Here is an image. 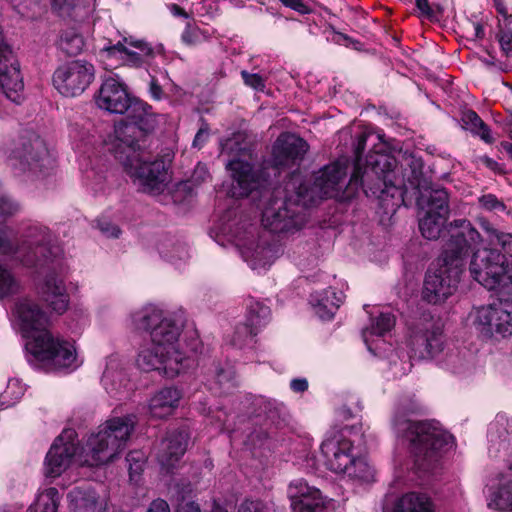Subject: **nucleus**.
Instances as JSON below:
<instances>
[{
    "mask_svg": "<svg viewBox=\"0 0 512 512\" xmlns=\"http://www.w3.org/2000/svg\"><path fill=\"white\" fill-rule=\"evenodd\" d=\"M214 378L220 389L229 390L234 386V371L231 368L215 367Z\"/></svg>",
    "mask_w": 512,
    "mask_h": 512,
    "instance_id": "obj_44",
    "label": "nucleus"
},
{
    "mask_svg": "<svg viewBox=\"0 0 512 512\" xmlns=\"http://www.w3.org/2000/svg\"><path fill=\"white\" fill-rule=\"evenodd\" d=\"M23 335L29 340L26 350L48 370L76 366L77 352L73 342L55 337L48 329L47 314L34 301L19 299L14 308Z\"/></svg>",
    "mask_w": 512,
    "mask_h": 512,
    "instance_id": "obj_5",
    "label": "nucleus"
},
{
    "mask_svg": "<svg viewBox=\"0 0 512 512\" xmlns=\"http://www.w3.org/2000/svg\"><path fill=\"white\" fill-rule=\"evenodd\" d=\"M71 501L75 504L76 508L84 510H93L98 501V497L92 489L74 488L69 493Z\"/></svg>",
    "mask_w": 512,
    "mask_h": 512,
    "instance_id": "obj_39",
    "label": "nucleus"
},
{
    "mask_svg": "<svg viewBox=\"0 0 512 512\" xmlns=\"http://www.w3.org/2000/svg\"><path fill=\"white\" fill-rule=\"evenodd\" d=\"M499 43L501 45L502 50L507 54H512V33L504 32L499 37Z\"/></svg>",
    "mask_w": 512,
    "mask_h": 512,
    "instance_id": "obj_55",
    "label": "nucleus"
},
{
    "mask_svg": "<svg viewBox=\"0 0 512 512\" xmlns=\"http://www.w3.org/2000/svg\"><path fill=\"white\" fill-rule=\"evenodd\" d=\"M477 319L489 332L503 337L512 335V298H498L496 301L478 310Z\"/></svg>",
    "mask_w": 512,
    "mask_h": 512,
    "instance_id": "obj_19",
    "label": "nucleus"
},
{
    "mask_svg": "<svg viewBox=\"0 0 512 512\" xmlns=\"http://www.w3.org/2000/svg\"><path fill=\"white\" fill-rule=\"evenodd\" d=\"M23 395V388L19 381L11 379L8 382L7 388L1 395L2 402L7 406L13 405Z\"/></svg>",
    "mask_w": 512,
    "mask_h": 512,
    "instance_id": "obj_43",
    "label": "nucleus"
},
{
    "mask_svg": "<svg viewBox=\"0 0 512 512\" xmlns=\"http://www.w3.org/2000/svg\"><path fill=\"white\" fill-rule=\"evenodd\" d=\"M479 203L488 211L505 212L507 208L506 205L493 194L483 195L479 198Z\"/></svg>",
    "mask_w": 512,
    "mask_h": 512,
    "instance_id": "obj_46",
    "label": "nucleus"
},
{
    "mask_svg": "<svg viewBox=\"0 0 512 512\" xmlns=\"http://www.w3.org/2000/svg\"><path fill=\"white\" fill-rule=\"evenodd\" d=\"M307 142L293 133H282L275 141L272 162L276 167L298 165L308 151Z\"/></svg>",
    "mask_w": 512,
    "mask_h": 512,
    "instance_id": "obj_21",
    "label": "nucleus"
},
{
    "mask_svg": "<svg viewBox=\"0 0 512 512\" xmlns=\"http://www.w3.org/2000/svg\"><path fill=\"white\" fill-rule=\"evenodd\" d=\"M210 179V174L205 165L198 164L192 174V182L196 185L206 182Z\"/></svg>",
    "mask_w": 512,
    "mask_h": 512,
    "instance_id": "obj_49",
    "label": "nucleus"
},
{
    "mask_svg": "<svg viewBox=\"0 0 512 512\" xmlns=\"http://www.w3.org/2000/svg\"><path fill=\"white\" fill-rule=\"evenodd\" d=\"M149 92L152 98L155 100H161L163 97V90L155 77H151L149 83Z\"/></svg>",
    "mask_w": 512,
    "mask_h": 512,
    "instance_id": "obj_56",
    "label": "nucleus"
},
{
    "mask_svg": "<svg viewBox=\"0 0 512 512\" xmlns=\"http://www.w3.org/2000/svg\"><path fill=\"white\" fill-rule=\"evenodd\" d=\"M293 512H330L328 502L320 491H312V494L291 503Z\"/></svg>",
    "mask_w": 512,
    "mask_h": 512,
    "instance_id": "obj_32",
    "label": "nucleus"
},
{
    "mask_svg": "<svg viewBox=\"0 0 512 512\" xmlns=\"http://www.w3.org/2000/svg\"><path fill=\"white\" fill-rule=\"evenodd\" d=\"M147 512H170V507L165 500L158 498L150 503Z\"/></svg>",
    "mask_w": 512,
    "mask_h": 512,
    "instance_id": "obj_54",
    "label": "nucleus"
},
{
    "mask_svg": "<svg viewBox=\"0 0 512 512\" xmlns=\"http://www.w3.org/2000/svg\"><path fill=\"white\" fill-rule=\"evenodd\" d=\"M317 490L315 487L309 486L303 479H296L288 487V496L292 503L304 499V497L312 494V491Z\"/></svg>",
    "mask_w": 512,
    "mask_h": 512,
    "instance_id": "obj_41",
    "label": "nucleus"
},
{
    "mask_svg": "<svg viewBox=\"0 0 512 512\" xmlns=\"http://www.w3.org/2000/svg\"><path fill=\"white\" fill-rule=\"evenodd\" d=\"M394 512H433V510L428 497L411 492L397 500Z\"/></svg>",
    "mask_w": 512,
    "mask_h": 512,
    "instance_id": "obj_30",
    "label": "nucleus"
},
{
    "mask_svg": "<svg viewBox=\"0 0 512 512\" xmlns=\"http://www.w3.org/2000/svg\"><path fill=\"white\" fill-rule=\"evenodd\" d=\"M135 425L134 415L107 420L96 434L89 437L84 462L88 466H99L112 461L125 448Z\"/></svg>",
    "mask_w": 512,
    "mask_h": 512,
    "instance_id": "obj_10",
    "label": "nucleus"
},
{
    "mask_svg": "<svg viewBox=\"0 0 512 512\" xmlns=\"http://www.w3.org/2000/svg\"><path fill=\"white\" fill-rule=\"evenodd\" d=\"M131 98L123 83L114 78H108L98 91L96 104L100 109L110 113L124 114L129 107Z\"/></svg>",
    "mask_w": 512,
    "mask_h": 512,
    "instance_id": "obj_23",
    "label": "nucleus"
},
{
    "mask_svg": "<svg viewBox=\"0 0 512 512\" xmlns=\"http://www.w3.org/2000/svg\"><path fill=\"white\" fill-rule=\"evenodd\" d=\"M127 159L117 158L126 172L137 181L144 192L159 193L167 182L168 174L165 162L154 157L146 144L124 149Z\"/></svg>",
    "mask_w": 512,
    "mask_h": 512,
    "instance_id": "obj_12",
    "label": "nucleus"
},
{
    "mask_svg": "<svg viewBox=\"0 0 512 512\" xmlns=\"http://www.w3.org/2000/svg\"><path fill=\"white\" fill-rule=\"evenodd\" d=\"M391 371L395 377H400L407 374L411 368L412 364L409 361H401L400 367L395 360H391Z\"/></svg>",
    "mask_w": 512,
    "mask_h": 512,
    "instance_id": "obj_53",
    "label": "nucleus"
},
{
    "mask_svg": "<svg viewBox=\"0 0 512 512\" xmlns=\"http://www.w3.org/2000/svg\"><path fill=\"white\" fill-rule=\"evenodd\" d=\"M316 313L322 319H331L343 302V294L334 290H325L313 299Z\"/></svg>",
    "mask_w": 512,
    "mask_h": 512,
    "instance_id": "obj_29",
    "label": "nucleus"
},
{
    "mask_svg": "<svg viewBox=\"0 0 512 512\" xmlns=\"http://www.w3.org/2000/svg\"><path fill=\"white\" fill-rule=\"evenodd\" d=\"M124 114L126 120L121 121L115 128L112 151L115 158L127 159L124 149L128 147L131 151L132 146L146 144V135L154 129L156 119L151 106L135 98H131Z\"/></svg>",
    "mask_w": 512,
    "mask_h": 512,
    "instance_id": "obj_11",
    "label": "nucleus"
},
{
    "mask_svg": "<svg viewBox=\"0 0 512 512\" xmlns=\"http://www.w3.org/2000/svg\"><path fill=\"white\" fill-rule=\"evenodd\" d=\"M58 45L66 55L76 56L83 50L85 43L82 35L75 29H67L62 32Z\"/></svg>",
    "mask_w": 512,
    "mask_h": 512,
    "instance_id": "obj_37",
    "label": "nucleus"
},
{
    "mask_svg": "<svg viewBox=\"0 0 512 512\" xmlns=\"http://www.w3.org/2000/svg\"><path fill=\"white\" fill-rule=\"evenodd\" d=\"M448 218L438 219L437 215L423 212L419 218V230L422 236L428 240H437Z\"/></svg>",
    "mask_w": 512,
    "mask_h": 512,
    "instance_id": "obj_33",
    "label": "nucleus"
},
{
    "mask_svg": "<svg viewBox=\"0 0 512 512\" xmlns=\"http://www.w3.org/2000/svg\"><path fill=\"white\" fill-rule=\"evenodd\" d=\"M266 183L265 179L264 186L253 191L267 198L261 219L264 228L274 233L300 229L307 221L306 209L309 205L298 200L296 192L288 187V180L283 187H276L272 191L266 190Z\"/></svg>",
    "mask_w": 512,
    "mask_h": 512,
    "instance_id": "obj_8",
    "label": "nucleus"
},
{
    "mask_svg": "<svg viewBox=\"0 0 512 512\" xmlns=\"http://www.w3.org/2000/svg\"><path fill=\"white\" fill-rule=\"evenodd\" d=\"M208 132L204 129H200L193 140V146H201L207 140Z\"/></svg>",
    "mask_w": 512,
    "mask_h": 512,
    "instance_id": "obj_62",
    "label": "nucleus"
},
{
    "mask_svg": "<svg viewBox=\"0 0 512 512\" xmlns=\"http://www.w3.org/2000/svg\"><path fill=\"white\" fill-rule=\"evenodd\" d=\"M189 435L186 430H173L166 434L157 450V460L163 470L170 472L186 452Z\"/></svg>",
    "mask_w": 512,
    "mask_h": 512,
    "instance_id": "obj_22",
    "label": "nucleus"
},
{
    "mask_svg": "<svg viewBox=\"0 0 512 512\" xmlns=\"http://www.w3.org/2000/svg\"><path fill=\"white\" fill-rule=\"evenodd\" d=\"M182 392L175 387H165L154 394L149 401V412L154 418H164L178 407Z\"/></svg>",
    "mask_w": 512,
    "mask_h": 512,
    "instance_id": "obj_25",
    "label": "nucleus"
},
{
    "mask_svg": "<svg viewBox=\"0 0 512 512\" xmlns=\"http://www.w3.org/2000/svg\"><path fill=\"white\" fill-rule=\"evenodd\" d=\"M241 76L247 86L261 91L264 89L265 83L259 74H250L247 71H242Z\"/></svg>",
    "mask_w": 512,
    "mask_h": 512,
    "instance_id": "obj_47",
    "label": "nucleus"
},
{
    "mask_svg": "<svg viewBox=\"0 0 512 512\" xmlns=\"http://www.w3.org/2000/svg\"><path fill=\"white\" fill-rule=\"evenodd\" d=\"M254 336H250V334L240 333L237 335V329L235 330L233 339H232V345L238 348H242L247 340H251Z\"/></svg>",
    "mask_w": 512,
    "mask_h": 512,
    "instance_id": "obj_58",
    "label": "nucleus"
},
{
    "mask_svg": "<svg viewBox=\"0 0 512 512\" xmlns=\"http://www.w3.org/2000/svg\"><path fill=\"white\" fill-rule=\"evenodd\" d=\"M449 238L446 241L439 267L428 270L424 280L422 296L431 304L445 301L456 290L470 250L483 239L478 230L467 219H455L447 225Z\"/></svg>",
    "mask_w": 512,
    "mask_h": 512,
    "instance_id": "obj_4",
    "label": "nucleus"
},
{
    "mask_svg": "<svg viewBox=\"0 0 512 512\" xmlns=\"http://www.w3.org/2000/svg\"><path fill=\"white\" fill-rule=\"evenodd\" d=\"M98 228L106 237L117 238L120 234V229L108 221H99Z\"/></svg>",
    "mask_w": 512,
    "mask_h": 512,
    "instance_id": "obj_50",
    "label": "nucleus"
},
{
    "mask_svg": "<svg viewBox=\"0 0 512 512\" xmlns=\"http://www.w3.org/2000/svg\"><path fill=\"white\" fill-rule=\"evenodd\" d=\"M488 507L503 512L512 511V480L504 479L490 494Z\"/></svg>",
    "mask_w": 512,
    "mask_h": 512,
    "instance_id": "obj_31",
    "label": "nucleus"
},
{
    "mask_svg": "<svg viewBox=\"0 0 512 512\" xmlns=\"http://www.w3.org/2000/svg\"><path fill=\"white\" fill-rule=\"evenodd\" d=\"M176 512H201V509L197 503L188 501L180 503Z\"/></svg>",
    "mask_w": 512,
    "mask_h": 512,
    "instance_id": "obj_60",
    "label": "nucleus"
},
{
    "mask_svg": "<svg viewBox=\"0 0 512 512\" xmlns=\"http://www.w3.org/2000/svg\"><path fill=\"white\" fill-rule=\"evenodd\" d=\"M366 141H367V135L365 133L360 134L357 138V143H356L355 149H354L356 162H355L354 171L350 178V185L351 186H353V185L361 186L367 196H374L372 194V190H370L368 187L369 186L368 183H366L367 181L365 180L366 172L368 170H370V168L372 167V165L370 164V158L373 155H388V154L380 153V152L370 153L366 158L365 166L362 167L360 160H361V154L365 149Z\"/></svg>",
    "mask_w": 512,
    "mask_h": 512,
    "instance_id": "obj_26",
    "label": "nucleus"
},
{
    "mask_svg": "<svg viewBox=\"0 0 512 512\" xmlns=\"http://www.w3.org/2000/svg\"><path fill=\"white\" fill-rule=\"evenodd\" d=\"M420 409L417 401L403 400L398 406L393 425L397 437L407 443L417 469L429 472L452 448L453 436L436 421H413L405 417L408 413H418Z\"/></svg>",
    "mask_w": 512,
    "mask_h": 512,
    "instance_id": "obj_6",
    "label": "nucleus"
},
{
    "mask_svg": "<svg viewBox=\"0 0 512 512\" xmlns=\"http://www.w3.org/2000/svg\"><path fill=\"white\" fill-rule=\"evenodd\" d=\"M342 474L347 475L349 478L365 482H369L374 478L373 468L364 457L358 455L357 451L352 457V463L348 464L347 469H345Z\"/></svg>",
    "mask_w": 512,
    "mask_h": 512,
    "instance_id": "obj_35",
    "label": "nucleus"
},
{
    "mask_svg": "<svg viewBox=\"0 0 512 512\" xmlns=\"http://www.w3.org/2000/svg\"><path fill=\"white\" fill-rule=\"evenodd\" d=\"M372 167L366 172L365 180L374 197L381 202L388 198H401L403 189L408 187L416 191L419 208L429 214L449 218V194L445 188L433 184L423 174V162L420 158L405 155L400 169L398 161L392 155H373L370 158Z\"/></svg>",
    "mask_w": 512,
    "mask_h": 512,
    "instance_id": "obj_2",
    "label": "nucleus"
},
{
    "mask_svg": "<svg viewBox=\"0 0 512 512\" xmlns=\"http://www.w3.org/2000/svg\"><path fill=\"white\" fill-rule=\"evenodd\" d=\"M161 254L164 258L174 263L188 258V249L184 243L177 242L170 246H164L161 249Z\"/></svg>",
    "mask_w": 512,
    "mask_h": 512,
    "instance_id": "obj_42",
    "label": "nucleus"
},
{
    "mask_svg": "<svg viewBox=\"0 0 512 512\" xmlns=\"http://www.w3.org/2000/svg\"><path fill=\"white\" fill-rule=\"evenodd\" d=\"M78 0H54L53 8L61 15L69 14L70 10L76 5Z\"/></svg>",
    "mask_w": 512,
    "mask_h": 512,
    "instance_id": "obj_52",
    "label": "nucleus"
},
{
    "mask_svg": "<svg viewBox=\"0 0 512 512\" xmlns=\"http://www.w3.org/2000/svg\"><path fill=\"white\" fill-rule=\"evenodd\" d=\"M285 6L305 14L308 12L307 6L301 0H280Z\"/></svg>",
    "mask_w": 512,
    "mask_h": 512,
    "instance_id": "obj_57",
    "label": "nucleus"
},
{
    "mask_svg": "<svg viewBox=\"0 0 512 512\" xmlns=\"http://www.w3.org/2000/svg\"><path fill=\"white\" fill-rule=\"evenodd\" d=\"M346 167L340 162L324 166L314 174L313 181L304 180L300 173L293 172L288 179V187L296 192L298 200L309 207L320 203L324 198H348L360 186L345 184Z\"/></svg>",
    "mask_w": 512,
    "mask_h": 512,
    "instance_id": "obj_7",
    "label": "nucleus"
},
{
    "mask_svg": "<svg viewBox=\"0 0 512 512\" xmlns=\"http://www.w3.org/2000/svg\"><path fill=\"white\" fill-rule=\"evenodd\" d=\"M395 325V318L390 313H381L376 321L371 325L370 328H366L362 331V336L364 342L368 346V349L372 351L371 345L369 343V339L371 336H384L387 332H389L392 327Z\"/></svg>",
    "mask_w": 512,
    "mask_h": 512,
    "instance_id": "obj_36",
    "label": "nucleus"
},
{
    "mask_svg": "<svg viewBox=\"0 0 512 512\" xmlns=\"http://www.w3.org/2000/svg\"><path fill=\"white\" fill-rule=\"evenodd\" d=\"M270 319V309L260 302H251L247 308L246 323L237 327V335L240 333L256 336L259 330L266 326Z\"/></svg>",
    "mask_w": 512,
    "mask_h": 512,
    "instance_id": "obj_27",
    "label": "nucleus"
},
{
    "mask_svg": "<svg viewBox=\"0 0 512 512\" xmlns=\"http://www.w3.org/2000/svg\"><path fill=\"white\" fill-rule=\"evenodd\" d=\"M463 127L472 133L480 136L486 143H492L493 137L489 127L483 122L478 114L472 110H467L462 113Z\"/></svg>",
    "mask_w": 512,
    "mask_h": 512,
    "instance_id": "obj_34",
    "label": "nucleus"
},
{
    "mask_svg": "<svg viewBox=\"0 0 512 512\" xmlns=\"http://www.w3.org/2000/svg\"><path fill=\"white\" fill-rule=\"evenodd\" d=\"M200 34L199 29L192 27L190 24H187L185 30L182 33V40L188 45H194L199 42Z\"/></svg>",
    "mask_w": 512,
    "mask_h": 512,
    "instance_id": "obj_48",
    "label": "nucleus"
},
{
    "mask_svg": "<svg viewBox=\"0 0 512 512\" xmlns=\"http://www.w3.org/2000/svg\"><path fill=\"white\" fill-rule=\"evenodd\" d=\"M408 346L410 358L425 359L438 354L443 348L442 328L432 319H424L412 330Z\"/></svg>",
    "mask_w": 512,
    "mask_h": 512,
    "instance_id": "obj_17",
    "label": "nucleus"
},
{
    "mask_svg": "<svg viewBox=\"0 0 512 512\" xmlns=\"http://www.w3.org/2000/svg\"><path fill=\"white\" fill-rule=\"evenodd\" d=\"M0 152L19 173L44 177L54 168L55 161L44 140L33 132H24L8 140L1 146Z\"/></svg>",
    "mask_w": 512,
    "mask_h": 512,
    "instance_id": "obj_9",
    "label": "nucleus"
},
{
    "mask_svg": "<svg viewBox=\"0 0 512 512\" xmlns=\"http://www.w3.org/2000/svg\"><path fill=\"white\" fill-rule=\"evenodd\" d=\"M60 248L53 244V236L46 227H30L15 246L7 229L0 228V255H15L24 266L47 269L41 293L49 307L63 314L69 306V294L64 282V265Z\"/></svg>",
    "mask_w": 512,
    "mask_h": 512,
    "instance_id": "obj_3",
    "label": "nucleus"
},
{
    "mask_svg": "<svg viewBox=\"0 0 512 512\" xmlns=\"http://www.w3.org/2000/svg\"><path fill=\"white\" fill-rule=\"evenodd\" d=\"M479 244L469 252L472 253L469 271L474 280L492 290L500 283L508 261L497 248L476 249Z\"/></svg>",
    "mask_w": 512,
    "mask_h": 512,
    "instance_id": "obj_15",
    "label": "nucleus"
},
{
    "mask_svg": "<svg viewBox=\"0 0 512 512\" xmlns=\"http://www.w3.org/2000/svg\"><path fill=\"white\" fill-rule=\"evenodd\" d=\"M102 50L107 52L108 56L124 53L127 56V61L134 66L141 65L144 57L153 55V49L147 43L128 38H124L123 42L119 41L115 45L106 46Z\"/></svg>",
    "mask_w": 512,
    "mask_h": 512,
    "instance_id": "obj_24",
    "label": "nucleus"
},
{
    "mask_svg": "<svg viewBox=\"0 0 512 512\" xmlns=\"http://www.w3.org/2000/svg\"><path fill=\"white\" fill-rule=\"evenodd\" d=\"M238 512H268V510L260 501H245L240 505Z\"/></svg>",
    "mask_w": 512,
    "mask_h": 512,
    "instance_id": "obj_51",
    "label": "nucleus"
},
{
    "mask_svg": "<svg viewBox=\"0 0 512 512\" xmlns=\"http://www.w3.org/2000/svg\"><path fill=\"white\" fill-rule=\"evenodd\" d=\"M320 449L324 465L336 474H342L347 469L357 450L345 430L329 435L322 442Z\"/></svg>",
    "mask_w": 512,
    "mask_h": 512,
    "instance_id": "obj_18",
    "label": "nucleus"
},
{
    "mask_svg": "<svg viewBox=\"0 0 512 512\" xmlns=\"http://www.w3.org/2000/svg\"><path fill=\"white\" fill-rule=\"evenodd\" d=\"M235 245L252 269L270 266L282 252L279 245L271 244L263 236L259 237L253 225L235 233Z\"/></svg>",
    "mask_w": 512,
    "mask_h": 512,
    "instance_id": "obj_14",
    "label": "nucleus"
},
{
    "mask_svg": "<svg viewBox=\"0 0 512 512\" xmlns=\"http://www.w3.org/2000/svg\"><path fill=\"white\" fill-rule=\"evenodd\" d=\"M129 466L130 477L139 475L145 463V456L141 451H131L126 457Z\"/></svg>",
    "mask_w": 512,
    "mask_h": 512,
    "instance_id": "obj_45",
    "label": "nucleus"
},
{
    "mask_svg": "<svg viewBox=\"0 0 512 512\" xmlns=\"http://www.w3.org/2000/svg\"><path fill=\"white\" fill-rule=\"evenodd\" d=\"M479 225L486 235L490 248H497L504 257H512V233L503 232L494 227L488 220L479 219Z\"/></svg>",
    "mask_w": 512,
    "mask_h": 512,
    "instance_id": "obj_28",
    "label": "nucleus"
},
{
    "mask_svg": "<svg viewBox=\"0 0 512 512\" xmlns=\"http://www.w3.org/2000/svg\"><path fill=\"white\" fill-rule=\"evenodd\" d=\"M290 387L294 392H304L308 389V382L305 378H296L291 381Z\"/></svg>",
    "mask_w": 512,
    "mask_h": 512,
    "instance_id": "obj_59",
    "label": "nucleus"
},
{
    "mask_svg": "<svg viewBox=\"0 0 512 512\" xmlns=\"http://www.w3.org/2000/svg\"><path fill=\"white\" fill-rule=\"evenodd\" d=\"M20 289V282L12 272L0 265V299L17 294Z\"/></svg>",
    "mask_w": 512,
    "mask_h": 512,
    "instance_id": "obj_40",
    "label": "nucleus"
},
{
    "mask_svg": "<svg viewBox=\"0 0 512 512\" xmlns=\"http://www.w3.org/2000/svg\"><path fill=\"white\" fill-rule=\"evenodd\" d=\"M74 435L75 432L73 430H66L52 444L45 461V473L47 476H59L71 463L73 456L78 450L73 442Z\"/></svg>",
    "mask_w": 512,
    "mask_h": 512,
    "instance_id": "obj_20",
    "label": "nucleus"
},
{
    "mask_svg": "<svg viewBox=\"0 0 512 512\" xmlns=\"http://www.w3.org/2000/svg\"><path fill=\"white\" fill-rule=\"evenodd\" d=\"M135 329L148 332L151 346L142 349L137 357V366L145 371H159L174 378L195 364L196 356L202 353L201 340L193 335L180 347L182 325L162 309L148 305L131 314Z\"/></svg>",
    "mask_w": 512,
    "mask_h": 512,
    "instance_id": "obj_1",
    "label": "nucleus"
},
{
    "mask_svg": "<svg viewBox=\"0 0 512 512\" xmlns=\"http://www.w3.org/2000/svg\"><path fill=\"white\" fill-rule=\"evenodd\" d=\"M171 12L175 16H182V17H185V18L189 17L187 12L184 9H182L180 6L176 5V4L171 5Z\"/></svg>",
    "mask_w": 512,
    "mask_h": 512,
    "instance_id": "obj_63",
    "label": "nucleus"
},
{
    "mask_svg": "<svg viewBox=\"0 0 512 512\" xmlns=\"http://www.w3.org/2000/svg\"><path fill=\"white\" fill-rule=\"evenodd\" d=\"M59 499L58 490L50 487L38 496L35 504L30 507V512H57Z\"/></svg>",
    "mask_w": 512,
    "mask_h": 512,
    "instance_id": "obj_38",
    "label": "nucleus"
},
{
    "mask_svg": "<svg viewBox=\"0 0 512 512\" xmlns=\"http://www.w3.org/2000/svg\"><path fill=\"white\" fill-rule=\"evenodd\" d=\"M474 37L482 39L484 37V29L480 23H474Z\"/></svg>",
    "mask_w": 512,
    "mask_h": 512,
    "instance_id": "obj_64",
    "label": "nucleus"
},
{
    "mask_svg": "<svg viewBox=\"0 0 512 512\" xmlns=\"http://www.w3.org/2000/svg\"><path fill=\"white\" fill-rule=\"evenodd\" d=\"M243 140L244 136L236 133L221 143V153L229 157L226 168L230 171L232 178L230 194L235 198L247 197L254 190L262 188L265 183L261 171L255 170L250 163L237 158L246 151V147L242 145Z\"/></svg>",
    "mask_w": 512,
    "mask_h": 512,
    "instance_id": "obj_13",
    "label": "nucleus"
},
{
    "mask_svg": "<svg viewBox=\"0 0 512 512\" xmlns=\"http://www.w3.org/2000/svg\"><path fill=\"white\" fill-rule=\"evenodd\" d=\"M417 8L428 18L433 16V10L429 5L428 0H415Z\"/></svg>",
    "mask_w": 512,
    "mask_h": 512,
    "instance_id": "obj_61",
    "label": "nucleus"
},
{
    "mask_svg": "<svg viewBox=\"0 0 512 512\" xmlns=\"http://www.w3.org/2000/svg\"><path fill=\"white\" fill-rule=\"evenodd\" d=\"M94 66L84 60L66 63L53 74L55 88L66 97L82 94L94 79Z\"/></svg>",
    "mask_w": 512,
    "mask_h": 512,
    "instance_id": "obj_16",
    "label": "nucleus"
}]
</instances>
